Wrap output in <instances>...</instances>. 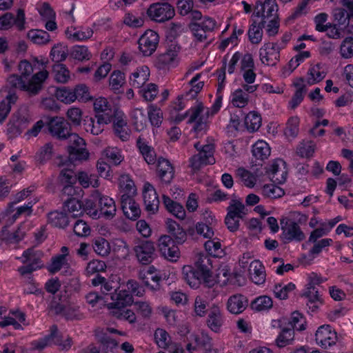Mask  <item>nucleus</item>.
I'll list each match as a JSON object with an SVG mask.
<instances>
[{
    "instance_id": "1",
    "label": "nucleus",
    "mask_w": 353,
    "mask_h": 353,
    "mask_svg": "<svg viewBox=\"0 0 353 353\" xmlns=\"http://www.w3.org/2000/svg\"><path fill=\"white\" fill-rule=\"evenodd\" d=\"M49 72L46 70H41L32 75L26 81L18 74H11L6 81V90H15L19 89L25 91L29 96L37 95L43 89V83L48 79Z\"/></svg>"
},
{
    "instance_id": "2",
    "label": "nucleus",
    "mask_w": 353,
    "mask_h": 353,
    "mask_svg": "<svg viewBox=\"0 0 353 353\" xmlns=\"http://www.w3.org/2000/svg\"><path fill=\"white\" fill-rule=\"evenodd\" d=\"M210 110L205 107L202 102L196 101L195 105L185 112L188 115V123H194L193 130L196 132L205 130L208 126V119L210 116Z\"/></svg>"
},
{
    "instance_id": "3",
    "label": "nucleus",
    "mask_w": 353,
    "mask_h": 353,
    "mask_svg": "<svg viewBox=\"0 0 353 353\" xmlns=\"http://www.w3.org/2000/svg\"><path fill=\"white\" fill-rule=\"evenodd\" d=\"M195 270L203 279L205 286L211 288L214 285L216 281L212 276V263L211 257L205 253H199L196 256L194 263Z\"/></svg>"
},
{
    "instance_id": "4",
    "label": "nucleus",
    "mask_w": 353,
    "mask_h": 353,
    "mask_svg": "<svg viewBox=\"0 0 353 353\" xmlns=\"http://www.w3.org/2000/svg\"><path fill=\"white\" fill-rule=\"evenodd\" d=\"M32 119L26 110L14 113L7 124V133L10 137H16L28 126Z\"/></svg>"
},
{
    "instance_id": "5",
    "label": "nucleus",
    "mask_w": 353,
    "mask_h": 353,
    "mask_svg": "<svg viewBox=\"0 0 353 353\" xmlns=\"http://www.w3.org/2000/svg\"><path fill=\"white\" fill-rule=\"evenodd\" d=\"M42 256L41 252L35 250L34 248L27 249L23 253L22 263L28 264L20 267L18 271L21 275H25L41 268L43 265L41 261Z\"/></svg>"
},
{
    "instance_id": "6",
    "label": "nucleus",
    "mask_w": 353,
    "mask_h": 353,
    "mask_svg": "<svg viewBox=\"0 0 353 353\" xmlns=\"http://www.w3.org/2000/svg\"><path fill=\"white\" fill-rule=\"evenodd\" d=\"M201 74H196L190 81L191 88L184 94L178 96L176 101L173 104V108L175 111L179 112L183 110L186 106V103L190 99H194L198 93L202 90L204 83L199 81Z\"/></svg>"
},
{
    "instance_id": "7",
    "label": "nucleus",
    "mask_w": 353,
    "mask_h": 353,
    "mask_svg": "<svg viewBox=\"0 0 353 353\" xmlns=\"http://www.w3.org/2000/svg\"><path fill=\"white\" fill-rule=\"evenodd\" d=\"M150 19L157 22H164L171 19L175 14L172 6L168 2L152 4L147 10Z\"/></svg>"
},
{
    "instance_id": "8",
    "label": "nucleus",
    "mask_w": 353,
    "mask_h": 353,
    "mask_svg": "<svg viewBox=\"0 0 353 353\" xmlns=\"http://www.w3.org/2000/svg\"><path fill=\"white\" fill-rule=\"evenodd\" d=\"M281 239L284 243H289L290 241H302L305 239V236L301 230L300 226L297 223L287 219H282L281 220Z\"/></svg>"
},
{
    "instance_id": "9",
    "label": "nucleus",
    "mask_w": 353,
    "mask_h": 353,
    "mask_svg": "<svg viewBox=\"0 0 353 353\" xmlns=\"http://www.w3.org/2000/svg\"><path fill=\"white\" fill-rule=\"evenodd\" d=\"M278 5L276 0H265L257 2L252 14V18H256L266 23V19L270 18L278 19Z\"/></svg>"
},
{
    "instance_id": "10",
    "label": "nucleus",
    "mask_w": 353,
    "mask_h": 353,
    "mask_svg": "<svg viewBox=\"0 0 353 353\" xmlns=\"http://www.w3.org/2000/svg\"><path fill=\"white\" fill-rule=\"evenodd\" d=\"M181 47L171 44L165 52L159 54L156 61V65L159 69H170L176 68L179 62V52Z\"/></svg>"
},
{
    "instance_id": "11",
    "label": "nucleus",
    "mask_w": 353,
    "mask_h": 353,
    "mask_svg": "<svg viewBox=\"0 0 353 353\" xmlns=\"http://www.w3.org/2000/svg\"><path fill=\"white\" fill-rule=\"evenodd\" d=\"M135 256L139 263L146 265L150 264L156 258L155 247L150 241H143L133 248Z\"/></svg>"
},
{
    "instance_id": "12",
    "label": "nucleus",
    "mask_w": 353,
    "mask_h": 353,
    "mask_svg": "<svg viewBox=\"0 0 353 353\" xmlns=\"http://www.w3.org/2000/svg\"><path fill=\"white\" fill-rule=\"evenodd\" d=\"M158 247L163 256L170 261H176L180 251L174 241L169 235H162L158 240Z\"/></svg>"
},
{
    "instance_id": "13",
    "label": "nucleus",
    "mask_w": 353,
    "mask_h": 353,
    "mask_svg": "<svg viewBox=\"0 0 353 353\" xmlns=\"http://www.w3.org/2000/svg\"><path fill=\"white\" fill-rule=\"evenodd\" d=\"M216 26V21L210 17H204L200 22H194L190 24V29L194 38L199 42L205 41L208 34L212 32Z\"/></svg>"
},
{
    "instance_id": "14",
    "label": "nucleus",
    "mask_w": 353,
    "mask_h": 353,
    "mask_svg": "<svg viewBox=\"0 0 353 353\" xmlns=\"http://www.w3.org/2000/svg\"><path fill=\"white\" fill-rule=\"evenodd\" d=\"M159 42V34L154 30H146L138 41L139 49L144 56H150L156 50Z\"/></svg>"
},
{
    "instance_id": "15",
    "label": "nucleus",
    "mask_w": 353,
    "mask_h": 353,
    "mask_svg": "<svg viewBox=\"0 0 353 353\" xmlns=\"http://www.w3.org/2000/svg\"><path fill=\"white\" fill-rule=\"evenodd\" d=\"M26 17L23 9H19L16 17L11 12H6L0 17V30H9L14 26L19 31L25 30Z\"/></svg>"
},
{
    "instance_id": "16",
    "label": "nucleus",
    "mask_w": 353,
    "mask_h": 353,
    "mask_svg": "<svg viewBox=\"0 0 353 353\" xmlns=\"http://www.w3.org/2000/svg\"><path fill=\"white\" fill-rule=\"evenodd\" d=\"M48 130L52 136L65 140L71 132L70 123L63 117H53L48 123Z\"/></svg>"
},
{
    "instance_id": "17",
    "label": "nucleus",
    "mask_w": 353,
    "mask_h": 353,
    "mask_svg": "<svg viewBox=\"0 0 353 353\" xmlns=\"http://www.w3.org/2000/svg\"><path fill=\"white\" fill-rule=\"evenodd\" d=\"M315 341L322 348L327 349L336 344L337 334L330 325H321L316 332Z\"/></svg>"
},
{
    "instance_id": "18",
    "label": "nucleus",
    "mask_w": 353,
    "mask_h": 353,
    "mask_svg": "<svg viewBox=\"0 0 353 353\" xmlns=\"http://www.w3.org/2000/svg\"><path fill=\"white\" fill-rule=\"evenodd\" d=\"M143 198L145 210L150 214H155L159 206V199L154 188L149 183L143 186Z\"/></svg>"
},
{
    "instance_id": "19",
    "label": "nucleus",
    "mask_w": 353,
    "mask_h": 353,
    "mask_svg": "<svg viewBox=\"0 0 353 353\" xmlns=\"http://www.w3.org/2000/svg\"><path fill=\"white\" fill-rule=\"evenodd\" d=\"M261 62L267 65H275L280 56L279 48L276 43H265L259 50Z\"/></svg>"
},
{
    "instance_id": "20",
    "label": "nucleus",
    "mask_w": 353,
    "mask_h": 353,
    "mask_svg": "<svg viewBox=\"0 0 353 353\" xmlns=\"http://www.w3.org/2000/svg\"><path fill=\"white\" fill-rule=\"evenodd\" d=\"M96 118L97 121L94 118L88 116L83 119L84 130L93 135L101 133L103 130V125L111 123L108 115L96 116Z\"/></svg>"
},
{
    "instance_id": "21",
    "label": "nucleus",
    "mask_w": 353,
    "mask_h": 353,
    "mask_svg": "<svg viewBox=\"0 0 353 353\" xmlns=\"http://www.w3.org/2000/svg\"><path fill=\"white\" fill-rule=\"evenodd\" d=\"M121 208L125 216L131 220H137L141 215V209L138 203L128 194H122L121 197Z\"/></svg>"
},
{
    "instance_id": "22",
    "label": "nucleus",
    "mask_w": 353,
    "mask_h": 353,
    "mask_svg": "<svg viewBox=\"0 0 353 353\" xmlns=\"http://www.w3.org/2000/svg\"><path fill=\"white\" fill-rule=\"evenodd\" d=\"M99 218L104 217L106 219H112L117 212L114 201L108 196L99 195L98 199Z\"/></svg>"
},
{
    "instance_id": "23",
    "label": "nucleus",
    "mask_w": 353,
    "mask_h": 353,
    "mask_svg": "<svg viewBox=\"0 0 353 353\" xmlns=\"http://www.w3.org/2000/svg\"><path fill=\"white\" fill-rule=\"evenodd\" d=\"M157 174L161 182L169 184L174 176V168L166 159L160 157L157 163Z\"/></svg>"
},
{
    "instance_id": "24",
    "label": "nucleus",
    "mask_w": 353,
    "mask_h": 353,
    "mask_svg": "<svg viewBox=\"0 0 353 353\" xmlns=\"http://www.w3.org/2000/svg\"><path fill=\"white\" fill-rule=\"evenodd\" d=\"M112 303L108 304V308L125 307L132 302V296L128 290H119L115 289L114 293H111Z\"/></svg>"
},
{
    "instance_id": "25",
    "label": "nucleus",
    "mask_w": 353,
    "mask_h": 353,
    "mask_svg": "<svg viewBox=\"0 0 353 353\" xmlns=\"http://www.w3.org/2000/svg\"><path fill=\"white\" fill-rule=\"evenodd\" d=\"M208 326L214 332H218L223 324V317L219 307L212 305L209 310L207 320Z\"/></svg>"
},
{
    "instance_id": "26",
    "label": "nucleus",
    "mask_w": 353,
    "mask_h": 353,
    "mask_svg": "<svg viewBox=\"0 0 353 353\" xmlns=\"http://www.w3.org/2000/svg\"><path fill=\"white\" fill-rule=\"evenodd\" d=\"M250 279L256 285H261L265 283L266 273L262 263L259 260L251 262L249 268Z\"/></svg>"
},
{
    "instance_id": "27",
    "label": "nucleus",
    "mask_w": 353,
    "mask_h": 353,
    "mask_svg": "<svg viewBox=\"0 0 353 353\" xmlns=\"http://www.w3.org/2000/svg\"><path fill=\"white\" fill-rule=\"evenodd\" d=\"M150 69L146 65L137 68L130 78V85L135 88H142L149 80Z\"/></svg>"
},
{
    "instance_id": "28",
    "label": "nucleus",
    "mask_w": 353,
    "mask_h": 353,
    "mask_svg": "<svg viewBox=\"0 0 353 353\" xmlns=\"http://www.w3.org/2000/svg\"><path fill=\"white\" fill-rule=\"evenodd\" d=\"M137 147L139 148L147 163L154 164L156 162V152L154 148L148 144V142L144 138L139 137L137 139Z\"/></svg>"
},
{
    "instance_id": "29",
    "label": "nucleus",
    "mask_w": 353,
    "mask_h": 353,
    "mask_svg": "<svg viewBox=\"0 0 353 353\" xmlns=\"http://www.w3.org/2000/svg\"><path fill=\"white\" fill-rule=\"evenodd\" d=\"M248 305L246 298L241 294L230 296L228 301L227 307L230 312L238 314L243 312Z\"/></svg>"
},
{
    "instance_id": "30",
    "label": "nucleus",
    "mask_w": 353,
    "mask_h": 353,
    "mask_svg": "<svg viewBox=\"0 0 353 353\" xmlns=\"http://www.w3.org/2000/svg\"><path fill=\"white\" fill-rule=\"evenodd\" d=\"M266 23L256 18H252V23L248 30V37L253 44H259L263 37V28Z\"/></svg>"
},
{
    "instance_id": "31",
    "label": "nucleus",
    "mask_w": 353,
    "mask_h": 353,
    "mask_svg": "<svg viewBox=\"0 0 353 353\" xmlns=\"http://www.w3.org/2000/svg\"><path fill=\"white\" fill-rule=\"evenodd\" d=\"M182 276L191 288H196L203 282V279L200 277L199 274L191 265H184L183 267Z\"/></svg>"
},
{
    "instance_id": "32",
    "label": "nucleus",
    "mask_w": 353,
    "mask_h": 353,
    "mask_svg": "<svg viewBox=\"0 0 353 353\" xmlns=\"http://www.w3.org/2000/svg\"><path fill=\"white\" fill-rule=\"evenodd\" d=\"M114 106L104 97H99L94 102V110L97 112L96 116L108 115L110 117V122L112 121V112H114Z\"/></svg>"
},
{
    "instance_id": "33",
    "label": "nucleus",
    "mask_w": 353,
    "mask_h": 353,
    "mask_svg": "<svg viewBox=\"0 0 353 353\" xmlns=\"http://www.w3.org/2000/svg\"><path fill=\"white\" fill-rule=\"evenodd\" d=\"M166 228L168 232L175 239L177 243L181 244L185 241L187 238L186 232L175 221L168 219L166 221Z\"/></svg>"
},
{
    "instance_id": "34",
    "label": "nucleus",
    "mask_w": 353,
    "mask_h": 353,
    "mask_svg": "<svg viewBox=\"0 0 353 353\" xmlns=\"http://www.w3.org/2000/svg\"><path fill=\"white\" fill-rule=\"evenodd\" d=\"M163 203L166 210L179 219H183L185 217V211L180 203L172 201L168 196L163 194L162 196Z\"/></svg>"
},
{
    "instance_id": "35",
    "label": "nucleus",
    "mask_w": 353,
    "mask_h": 353,
    "mask_svg": "<svg viewBox=\"0 0 353 353\" xmlns=\"http://www.w3.org/2000/svg\"><path fill=\"white\" fill-rule=\"evenodd\" d=\"M267 172L271 174L276 181L285 180L287 176L285 162L282 159L275 160L267 169Z\"/></svg>"
},
{
    "instance_id": "36",
    "label": "nucleus",
    "mask_w": 353,
    "mask_h": 353,
    "mask_svg": "<svg viewBox=\"0 0 353 353\" xmlns=\"http://www.w3.org/2000/svg\"><path fill=\"white\" fill-rule=\"evenodd\" d=\"M68 302V295L66 292H60L59 294L54 295L49 305V310L56 315L62 314L64 307Z\"/></svg>"
},
{
    "instance_id": "37",
    "label": "nucleus",
    "mask_w": 353,
    "mask_h": 353,
    "mask_svg": "<svg viewBox=\"0 0 353 353\" xmlns=\"http://www.w3.org/2000/svg\"><path fill=\"white\" fill-rule=\"evenodd\" d=\"M59 178L62 183L67 184L63 189V193L72 194V193L74 192V190L71 184L74 183L77 179V176L74 174V172L72 170L63 169L61 171Z\"/></svg>"
},
{
    "instance_id": "38",
    "label": "nucleus",
    "mask_w": 353,
    "mask_h": 353,
    "mask_svg": "<svg viewBox=\"0 0 353 353\" xmlns=\"http://www.w3.org/2000/svg\"><path fill=\"white\" fill-rule=\"evenodd\" d=\"M246 214L245 206L240 200H231L227 208V215L242 219Z\"/></svg>"
},
{
    "instance_id": "39",
    "label": "nucleus",
    "mask_w": 353,
    "mask_h": 353,
    "mask_svg": "<svg viewBox=\"0 0 353 353\" xmlns=\"http://www.w3.org/2000/svg\"><path fill=\"white\" fill-rule=\"evenodd\" d=\"M48 222L54 227L63 228L69 223L68 217L63 212L53 211L48 214Z\"/></svg>"
},
{
    "instance_id": "40",
    "label": "nucleus",
    "mask_w": 353,
    "mask_h": 353,
    "mask_svg": "<svg viewBox=\"0 0 353 353\" xmlns=\"http://www.w3.org/2000/svg\"><path fill=\"white\" fill-rule=\"evenodd\" d=\"M52 73L54 80L60 83H67L70 78V71L63 63H55L52 67Z\"/></svg>"
},
{
    "instance_id": "41",
    "label": "nucleus",
    "mask_w": 353,
    "mask_h": 353,
    "mask_svg": "<svg viewBox=\"0 0 353 353\" xmlns=\"http://www.w3.org/2000/svg\"><path fill=\"white\" fill-rule=\"evenodd\" d=\"M55 96L58 100L65 104H70L77 100L74 88L71 89L65 86L58 88L56 90Z\"/></svg>"
},
{
    "instance_id": "42",
    "label": "nucleus",
    "mask_w": 353,
    "mask_h": 353,
    "mask_svg": "<svg viewBox=\"0 0 353 353\" xmlns=\"http://www.w3.org/2000/svg\"><path fill=\"white\" fill-rule=\"evenodd\" d=\"M252 310L261 312L271 309L273 306V301L268 296H260L253 300L250 304Z\"/></svg>"
},
{
    "instance_id": "43",
    "label": "nucleus",
    "mask_w": 353,
    "mask_h": 353,
    "mask_svg": "<svg viewBox=\"0 0 353 353\" xmlns=\"http://www.w3.org/2000/svg\"><path fill=\"white\" fill-rule=\"evenodd\" d=\"M112 316L119 320H125L130 323H134L137 321V316L134 312L125 307L112 308Z\"/></svg>"
},
{
    "instance_id": "44",
    "label": "nucleus",
    "mask_w": 353,
    "mask_h": 353,
    "mask_svg": "<svg viewBox=\"0 0 353 353\" xmlns=\"http://www.w3.org/2000/svg\"><path fill=\"white\" fill-rule=\"evenodd\" d=\"M64 208L73 218L83 214V203L75 198H69L64 202Z\"/></svg>"
},
{
    "instance_id": "45",
    "label": "nucleus",
    "mask_w": 353,
    "mask_h": 353,
    "mask_svg": "<svg viewBox=\"0 0 353 353\" xmlns=\"http://www.w3.org/2000/svg\"><path fill=\"white\" fill-rule=\"evenodd\" d=\"M28 38L34 43L44 45L50 40V34L42 30H30L27 34Z\"/></svg>"
},
{
    "instance_id": "46",
    "label": "nucleus",
    "mask_w": 353,
    "mask_h": 353,
    "mask_svg": "<svg viewBox=\"0 0 353 353\" xmlns=\"http://www.w3.org/2000/svg\"><path fill=\"white\" fill-rule=\"evenodd\" d=\"M131 118L136 130L141 131L147 124V118L141 108H134L131 112Z\"/></svg>"
},
{
    "instance_id": "47",
    "label": "nucleus",
    "mask_w": 353,
    "mask_h": 353,
    "mask_svg": "<svg viewBox=\"0 0 353 353\" xmlns=\"http://www.w3.org/2000/svg\"><path fill=\"white\" fill-rule=\"evenodd\" d=\"M252 154L258 159L264 160L270 155V148L263 141H258L252 147Z\"/></svg>"
},
{
    "instance_id": "48",
    "label": "nucleus",
    "mask_w": 353,
    "mask_h": 353,
    "mask_svg": "<svg viewBox=\"0 0 353 353\" xmlns=\"http://www.w3.org/2000/svg\"><path fill=\"white\" fill-rule=\"evenodd\" d=\"M325 77V73L322 70L320 64H316L309 69L307 82L309 85H313L322 81Z\"/></svg>"
},
{
    "instance_id": "49",
    "label": "nucleus",
    "mask_w": 353,
    "mask_h": 353,
    "mask_svg": "<svg viewBox=\"0 0 353 353\" xmlns=\"http://www.w3.org/2000/svg\"><path fill=\"white\" fill-rule=\"evenodd\" d=\"M92 248L97 254L102 256H107L110 252L109 242L101 236H98L93 239Z\"/></svg>"
},
{
    "instance_id": "50",
    "label": "nucleus",
    "mask_w": 353,
    "mask_h": 353,
    "mask_svg": "<svg viewBox=\"0 0 353 353\" xmlns=\"http://www.w3.org/2000/svg\"><path fill=\"white\" fill-rule=\"evenodd\" d=\"M245 125L250 132L258 130L261 125V115L256 112H249L245 118Z\"/></svg>"
},
{
    "instance_id": "51",
    "label": "nucleus",
    "mask_w": 353,
    "mask_h": 353,
    "mask_svg": "<svg viewBox=\"0 0 353 353\" xmlns=\"http://www.w3.org/2000/svg\"><path fill=\"white\" fill-rule=\"evenodd\" d=\"M299 118L298 117H290L287 123L284 130L285 137L288 139H294L299 132Z\"/></svg>"
},
{
    "instance_id": "52",
    "label": "nucleus",
    "mask_w": 353,
    "mask_h": 353,
    "mask_svg": "<svg viewBox=\"0 0 353 353\" xmlns=\"http://www.w3.org/2000/svg\"><path fill=\"white\" fill-rule=\"evenodd\" d=\"M68 152L69 158L72 161H86L89 158V152L85 146L77 148L74 146H68Z\"/></svg>"
},
{
    "instance_id": "53",
    "label": "nucleus",
    "mask_w": 353,
    "mask_h": 353,
    "mask_svg": "<svg viewBox=\"0 0 353 353\" xmlns=\"http://www.w3.org/2000/svg\"><path fill=\"white\" fill-rule=\"evenodd\" d=\"M96 336L101 343L102 350H105L107 352L109 349L112 350L117 347L118 345L116 340L110 338L109 336H108L107 333L103 332V330H97Z\"/></svg>"
},
{
    "instance_id": "54",
    "label": "nucleus",
    "mask_w": 353,
    "mask_h": 353,
    "mask_svg": "<svg viewBox=\"0 0 353 353\" xmlns=\"http://www.w3.org/2000/svg\"><path fill=\"white\" fill-rule=\"evenodd\" d=\"M294 337V331L291 328H283L277 339L276 343L278 347H283L292 343Z\"/></svg>"
},
{
    "instance_id": "55",
    "label": "nucleus",
    "mask_w": 353,
    "mask_h": 353,
    "mask_svg": "<svg viewBox=\"0 0 353 353\" xmlns=\"http://www.w3.org/2000/svg\"><path fill=\"white\" fill-rule=\"evenodd\" d=\"M68 54L67 46L62 44L55 45L51 50L50 57L52 60L56 63H61L60 62L64 61Z\"/></svg>"
},
{
    "instance_id": "56",
    "label": "nucleus",
    "mask_w": 353,
    "mask_h": 353,
    "mask_svg": "<svg viewBox=\"0 0 353 353\" xmlns=\"http://www.w3.org/2000/svg\"><path fill=\"white\" fill-rule=\"evenodd\" d=\"M119 188L123 192V194H128L132 196L136 193L134 183L128 174H123L120 176Z\"/></svg>"
},
{
    "instance_id": "57",
    "label": "nucleus",
    "mask_w": 353,
    "mask_h": 353,
    "mask_svg": "<svg viewBox=\"0 0 353 353\" xmlns=\"http://www.w3.org/2000/svg\"><path fill=\"white\" fill-rule=\"evenodd\" d=\"M262 194L265 197L275 199L282 197L284 195L285 192L281 188L271 183L263 185L262 188Z\"/></svg>"
},
{
    "instance_id": "58",
    "label": "nucleus",
    "mask_w": 353,
    "mask_h": 353,
    "mask_svg": "<svg viewBox=\"0 0 353 353\" xmlns=\"http://www.w3.org/2000/svg\"><path fill=\"white\" fill-rule=\"evenodd\" d=\"M154 340L157 345L163 349H166L171 343L169 334L162 328H157L154 332Z\"/></svg>"
},
{
    "instance_id": "59",
    "label": "nucleus",
    "mask_w": 353,
    "mask_h": 353,
    "mask_svg": "<svg viewBox=\"0 0 353 353\" xmlns=\"http://www.w3.org/2000/svg\"><path fill=\"white\" fill-rule=\"evenodd\" d=\"M125 78L124 73L121 71H114L110 77L109 85L110 88L117 92L125 84Z\"/></svg>"
},
{
    "instance_id": "60",
    "label": "nucleus",
    "mask_w": 353,
    "mask_h": 353,
    "mask_svg": "<svg viewBox=\"0 0 353 353\" xmlns=\"http://www.w3.org/2000/svg\"><path fill=\"white\" fill-rule=\"evenodd\" d=\"M69 263L68 259L64 255H57L52 258L51 264L48 267L50 272L54 274L59 272L61 268H68Z\"/></svg>"
},
{
    "instance_id": "61",
    "label": "nucleus",
    "mask_w": 353,
    "mask_h": 353,
    "mask_svg": "<svg viewBox=\"0 0 353 353\" xmlns=\"http://www.w3.org/2000/svg\"><path fill=\"white\" fill-rule=\"evenodd\" d=\"M352 28H353V26ZM339 53L341 57L345 59L353 57V37L343 39L340 46Z\"/></svg>"
},
{
    "instance_id": "62",
    "label": "nucleus",
    "mask_w": 353,
    "mask_h": 353,
    "mask_svg": "<svg viewBox=\"0 0 353 353\" xmlns=\"http://www.w3.org/2000/svg\"><path fill=\"white\" fill-rule=\"evenodd\" d=\"M236 174L246 187L253 188L254 186L256 178L250 171L243 168H239L236 170Z\"/></svg>"
},
{
    "instance_id": "63",
    "label": "nucleus",
    "mask_w": 353,
    "mask_h": 353,
    "mask_svg": "<svg viewBox=\"0 0 353 353\" xmlns=\"http://www.w3.org/2000/svg\"><path fill=\"white\" fill-rule=\"evenodd\" d=\"M249 95L241 89H237L232 94V103L235 107L243 108L248 103Z\"/></svg>"
},
{
    "instance_id": "64",
    "label": "nucleus",
    "mask_w": 353,
    "mask_h": 353,
    "mask_svg": "<svg viewBox=\"0 0 353 353\" xmlns=\"http://www.w3.org/2000/svg\"><path fill=\"white\" fill-rule=\"evenodd\" d=\"M205 250L209 254L216 257H219L223 254L221 244L219 239H210L204 243Z\"/></svg>"
}]
</instances>
